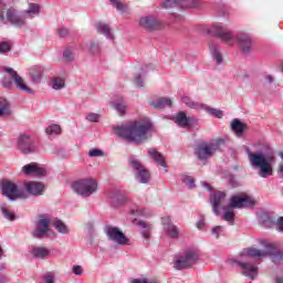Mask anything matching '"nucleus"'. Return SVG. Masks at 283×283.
<instances>
[{"label": "nucleus", "instance_id": "nucleus-32", "mask_svg": "<svg viewBox=\"0 0 283 283\" xmlns=\"http://www.w3.org/2000/svg\"><path fill=\"white\" fill-rule=\"evenodd\" d=\"M53 227H54V229H56V231H59V233H63V234L70 233V229H69L67 226H66L63 221H61V220H55V221L53 222Z\"/></svg>", "mask_w": 283, "mask_h": 283}, {"label": "nucleus", "instance_id": "nucleus-9", "mask_svg": "<svg viewBox=\"0 0 283 283\" xmlns=\"http://www.w3.org/2000/svg\"><path fill=\"white\" fill-rule=\"evenodd\" d=\"M105 233L108 240H111L112 242H115L116 244H120L122 247L129 244V239L125 237V233H123V231H120L119 228H116L113 226H106Z\"/></svg>", "mask_w": 283, "mask_h": 283}, {"label": "nucleus", "instance_id": "nucleus-60", "mask_svg": "<svg viewBox=\"0 0 283 283\" xmlns=\"http://www.w3.org/2000/svg\"><path fill=\"white\" fill-rule=\"evenodd\" d=\"M276 283H283V277L282 276L276 277Z\"/></svg>", "mask_w": 283, "mask_h": 283}, {"label": "nucleus", "instance_id": "nucleus-63", "mask_svg": "<svg viewBox=\"0 0 283 283\" xmlns=\"http://www.w3.org/2000/svg\"><path fill=\"white\" fill-rule=\"evenodd\" d=\"M92 49H94V48H96V45L95 44H92V46H91Z\"/></svg>", "mask_w": 283, "mask_h": 283}, {"label": "nucleus", "instance_id": "nucleus-14", "mask_svg": "<svg viewBox=\"0 0 283 283\" xmlns=\"http://www.w3.org/2000/svg\"><path fill=\"white\" fill-rule=\"evenodd\" d=\"M227 200V192L217 191L210 196V203L212 205V211L214 214L220 216V207L224 205Z\"/></svg>", "mask_w": 283, "mask_h": 283}, {"label": "nucleus", "instance_id": "nucleus-19", "mask_svg": "<svg viewBox=\"0 0 283 283\" xmlns=\"http://www.w3.org/2000/svg\"><path fill=\"white\" fill-rule=\"evenodd\" d=\"M50 231V219L42 218L38 221V227L33 232L34 238H43Z\"/></svg>", "mask_w": 283, "mask_h": 283}, {"label": "nucleus", "instance_id": "nucleus-36", "mask_svg": "<svg viewBox=\"0 0 283 283\" xmlns=\"http://www.w3.org/2000/svg\"><path fill=\"white\" fill-rule=\"evenodd\" d=\"M223 220H226V222H231L233 220V218H235V213L233 212V210H231V208L223 207Z\"/></svg>", "mask_w": 283, "mask_h": 283}, {"label": "nucleus", "instance_id": "nucleus-52", "mask_svg": "<svg viewBox=\"0 0 283 283\" xmlns=\"http://www.w3.org/2000/svg\"><path fill=\"white\" fill-rule=\"evenodd\" d=\"M276 229H279L280 231L283 232V217H280V218L276 220Z\"/></svg>", "mask_w": 283, "mask_h": 283}, {"label": "nucleus", "instance_id": "nucleus-29", "mask_svg": "<svg viewBox=\"0 0 283 283\" xmlns=\"http://www.w3.org/2000/svg\"><path fill=\"white\" fill-rule=\"evenodd\" d=\"M210 52L217 62V65H220L222 63V53H220V50H218V46L216 44H210Z\"/></svg>", "mask_w": 283, "mask_h": 283}, {"label": "nucleus", "instance_id": "nucleus-8", "mask_svg": "<svg viewBox=\"0 0 283 283\" xmlns=\"http://www.w3.org/2000/svg\"><path fill=\"white\" fill-rule=\"evenodd\" d=\"M2 196L9 198V200H19V198H25V192L17 184L10 180H2L0 184Z\"/></svg>", "mask_w": 283, "mask_h": 283}, {"label": "nucleus", "instance_id": "nucleus-10", "mask_svg": "<svg viewBox=\"0 0 283 283\" xmlns=\"http://www.w3.org/2000/svg\"><path fill=\"white\" fill-rule=\"evenodd\" d=\"M254 205L255 200L248 195H233L230 198L229 209H244V207H253Z\"/></svg>", "mask_w": 283, "mask_h": 283}, {"label": "nucleus", "instance_id": "nucleus-22", "mask_svg": "<svg viewBox=\"0 0 283 283\" xmlns=\"http://www.w3.org/2000/svg\"><path fill=\"white\" fill-rule=\"evenodd\" d=\"M149 105L155 109H165V107H171V105H174V102H171V99L168 97H160L156 101H150Z\"/></svg>", "mask_w": 283, "mask_h": 283}, {"label": "nucleus", "instance_id": "nucleus-49", "mask_svg": "<svg viewBox=\"0 0 283 283\" xmlns=\"http://www.w3.org/2000/svg\"><path fill=\"white\" fill-rule=\"evenodd\" d=\"M63 56L66 59V61H74V53H72L70 50L64 51Z\"/></svg>", "mask_w": 283, "mask_h": 283}, {"label": "nucleus", "instance_id": "nucleus-55", "mask_svg": "<svg viewBox=\"0 0 283 283\" xmlns=\"http://www.w3.org/2000/svg\"><path fill=\"white\" fill-rule=\"evenodd\" d=\"M59 34L62 38H65L67 34H70V31L67 29H59Z\"/></svg>", "mask_w": 283, "mask_h": 283}, {"label": "nucleus", "instance_id": "nucleus-57", "mask_svg": "<svg viewBox=\"0 0 283 283\" xmlns=\"http://www.w3.org/2000/svg\"><path fill=\"white\" fill-rule=\"evenodd\" d=\"M135 83H136V85L138 86V87H143V78L140 77V76H138V77H136L135 78Z\"/></svg>", "mask_w": 283, "mask_h": 283}, {"label": "nucleus", "instance_id": "nucleus-13", "mask_svg": "<svg viewBox=\"0 0 283 283\" xmlns=\"http://www.w3.org/2000/svg\"><path fill=\"white\" fill-rule=\"evenodd\" d=\"M4 72L10 74L15 87H18L21 92H27V94H34V91L30 88L28 84H25V80H23V77H21L17 71L11 67H7L4 69Z\"/></svg>", "mask_w": 283, "mask_h": 283}, {"label": "nucleus", "instance_id": "nucleus-64", "mask_svg": "<svg viewBox=\"0 0 283 283\" xmlns=\"http://www.w3.org/2000/svg\"><path fill=\"white\" fill-rule=\"evenodd\" d=\"M1 253H3V250L0 248V255H1Z\"/></svg>", "mask_w": 283, "mask_h": 283}, {"label": "nucleus", "instance_id": "nucleus-61", "mask_svg": "<svg viewBox=\"0 0 283 283\" xmlns=\"http://www.w3.org/2000/svg\"><path fill=\"white\" fill-rule=\"evenodd\" d=\"M268 81H269V83H273V76L269 75Z\"/></svg>", "mask_w": 283, "mask_h": 283}, {"label": "nucleus", "instance_id": "nucleus-6", "mask_svg": "<svg viewBox=\"0 0 283 283\" xmlns=\"http://www.w3.org/2000/svg\"><path fill=\"white\" fill-rule=\"evenodd\" d=\"M39 4H30L28 11L17 14V10L14 8H10L7 10V21L12 25H23V23H25V19H28L30 14H39Z\"/></svg>", "mask_w": 283, "mask_h": 283}, {"label": "nucleus", "instance_id": "nucleus-42", "mask_svg": "<svg viewBox=\"0 0 283 283\" xmlns=\"http://www.w3.org/2000/svg\"><path fill=\"white\" fill-rule=\"evenodd\" d=\"M114 109H116V112H118V114H120V116H123L127 109V106L125 105V103H114L113 104Z\"/></svg>", "mask_w": 283, "mask_h": 283}, {"label": "nucleus", "instance_id": "nucleus-62", "mask_svg": "<svg viewBox=\"0 0 283 283\" xmlns=\"http://www.w3.org/2000/svg\"><path fill=\"white\" fill-rule=\"evenodd\" d=\"M205 187H207V189H211V186L209 184H206Z\"/></svg>", "mask_w": 283, "mask_h": 283}, {"label": "nucleus", "instance_id": "nucleus-37", "mask_svg": "<svg viewBox=\"0 0 283 283\" xmlns=\"http://www.w3.org/2000/svg\"><path fill=\"white\" fill-rule=\"evenodd\" d=\"M7 114H10V104L8 103V101L2 99L0 106V118L2 116H7Z\"/></svg>", "mask_w": 283, "mask_h": 283}, {"label": "nucleus", "instance_id": "nucleus-28", "mask_svg": "<svg viewBox=\"0 0 283 283\" xmlns=\"http://www.w3.org/2000/svg\"><path fill=\"white\" fill-rule=\"evenodd\" d=\"M31 253L34 258H48L50 255V250L43 247L33 248Z\"/></svg>", "mask_w": 283, "mask_h": 283}, {"label": "nucleus", "instance_id": "nucleus-51", "mask_svg": "<svg viewBox=\"0 0 283 283\" xmlns=\"http://www.w3.org/2000/svg\"><path fill=\"white\" fill-rule=\"evenodd\" d=\"M73 273L74 275H83V268L81 265H74Z\"/></svg>", "mask_w": 283, "mask_h": 283}, {"label": "nucleus", "instance_id": "nucleus-1", "mask_svg": "<svg viewBox=\"0 0 283 283\" xmlns=\"http://www.w3.org/2000/svg\"><path fill=\"white\" fill-rule=\"evenodd\" d=\"M151 129H154L151 122H133L127 125L115 127V134H117L119 138L129 140V143H143L149 138Z\"/></svg>", "mask_w": 283, "mask_h": 283}, {"label": "nucleus", "instance_id": "nucleus-12", "mask_svg": "<svg viewBox=\"0 0 283 283\" xmlns=\"http://www.w3.org/2000/svg\"><path fill=\"white\" fill-rule=\"evenodd\" d=\"M18 147L22 154H34L39 151V145L28 135H21L18 140Z\"/></svg>", "mask_w": 283, "mask_h": 283}, {"label": "nucleus", "instance_id": "nucleus-30", "mask_svg": "<svg viewBox=\"0 0 283 283\" xmlns=\"http://www.w3.org/2000/svg\"><path fill=\"white\" fill-rule=\"evenodd\" d=\"M200 0H179V8H198Z\"/></svg>", "mask_w": 283, "mask_h": 283}, {"label": "nucleus", "instance_id": "nucleus-7", "mask_svg": "<svg viewBox=\"0 0 283 283\" xmlns=\"http://www.w3.org/2000/svg\"><path fill=\"white\" fill-rule=\"evenodd\" d=\"M198 262V253L188 250L184 254L177 256L174 260V269L177 271H182L185 269H191L193 264H197Z\"/></svg>", "mask_w": 283, "mask_h": 283}, {"label": "nucleus", "instance_id": "nucleus-56", "mask_svg": "<svg viewBox=\"0 0 283 283\" xmlns=\"http://www.w3.org/2000/svg\"><path fill=\"white\" fill-rule=\"evenodd\" d=\"M6 17H8V11L7 12L1 11L0 12V23H3V21H6Z\"/></svg>", "mask_w": 283, "mask_h": 283}, {"label": "nucleus", "instance_id": "nucleus-39", "mask_svg": "<svg viewBox=\"0 0 283 283\" xmlns=\"http://www.w3.org/2000/svg\"><path fill=\"white\" fill-rule=\"evenodd\" d=\"M163 8L169 10V8H179V0H165L163 2Z\"/></svg>", "mask_w": 283, "mask_h": 283}, {"label": "nucleus", "instance_id": "nucleus-3", "mask_svg": "<svg viewBox=\"0 0 283 283\" xmlns=\"http://www.w3.org/2000/svg\"><path fill=\"white\" fill-rule=\"evenodd\" d=\"M241 255H249V258H266V255H270L273 264H282L283 262V251L277 250L273 243H268L264 250L249 248Z\"/></svg>", "mask_w": 283, "mask_h": 283}, {"label": "nucleus", "instance_id": "nucleus-11", "mask_svg": "<svg viewBox=\"0 0 283 283\" xmlns=\"http://www.w3.org/2000/svg\"><path fill=\"white\" fill-rule=\"evenodd\" d=\"M129 165L136 171V178L144 185H147L149 180H151V174H149V170L140 164L137 159H129Z\"/></svg>", "mask_w": 283, "mask_h": 283}, {"label": "nucleus", "instance_id": "nucleus-48", "mask_svg": "<svg viewBox=\"0 0 283 283\" xmlns=\"http://www.w3.org/2000/svg\"><path fill=\"white\" fill-rule=\"evenodd\" d=\"M2 86L6 87L7 90H12V81L8 77L2 78Z\"/></svg>", "mask_w": 283, "mask_h": 283}, {"label": "nucleus", "instance_id": "nucleus-59", "mask_svg": "<svg viewBox=\"0 0 283 283\" xmlns=\"http://www.w3.org/2000/svg\"><path fill=\"white\" fill-rule=\"evenodd\" d=\"M7 277L6 276H0V283H6L7 282Z\"/></svg>", "mask_w": 283, "mask_h": 283}, {"label": "nucleus", "instance_id": "nucleus-46", "mask_svg": "<svg viewBox=\"0 0 283 283\" xmlns=\"http://www.w3.org/2000/svg\"><path fill=\"white\" fill-rule=\"evenodd\" d=\"M88 156H91V158H98L99 156H103V150L93 148L88 151Z\"/></svg>", "mask_w": 283, "mask_h": 283}, {"label": "nucleus", "instance_id": "nucleus-54", "mask_svg": "<svg viewBox=\"0 0 283 283\" xmlns=\"http://www.w3.org/2000/svg\"><path fill=\"white\" fill-rule=\"evenodd\" d=\"M44 277L46 283H54V274L49 273Z\"/></svg>", "mask_w": 283, "mask_h": 283}, {"label": "nucleus", "instance_id": "nucleus-4", "mask_svg": "<svg viewBox=\"0 0 283 283\" xmlns=\"http://www.w3.org/2000/svg\"><path fill=\"white\" fill-rule=\"evenodd\" d=\"M224 143V139L217 138L214 142H201L196 148L195 154L198 160H209L216 155V151L220 149V145Z\"/></svg>", "mask_w": 283, "mask_h": 283}, {"label": "nucleus", "instance_id": "nucleus-25", "mask_svg": "<svg viewBox=\"0 0 283 283\" xmlns=\"http://www.w3.org/2000/svg\"><path fill=\"white\" fill-rule=\"evenodd\" d=\"M133 222L134 224H137V227L144 229L143 238H145V240H149L151 238V233H149V231H151V224L140 220L138 221L136 219Z\"/></svg>", "mask_w": 283, "mask_h": 283}, {"label": "nucleus", "instance_id": "nucleus-33", "mask_svg": "<svg viewBox=\"0 0 283 283\" xmlns=\"http://www.w3.org/2000/svg\"><path fill=\"white\" fill-rule=\"evenodd\" d=\"M0 210L2 212V216L10 222L17 220V214H14L10 209L6 208V206H1Z\"/></svg>", "mask_w": 283, "mask_h": 283}, {"label": "nucleus", "instance_id": "nucleus-44", "mask_svg": "<svg viewBox=\"0 0 283 283\" xmlns=\"http://www.w3.org/2000/svg\"><path fill=\"white\" fill-rule=\"evenodd\" d=\"M112 6H114V8H116V10H118L119 12H125V6L123 4V2L118 1V0H109Z\"/></svg>", "mask_w": 283, "mask_h": 283}, {"label": "nucleus", "instance_id": "nucleus-31", "mask_svg": "<svg viewBox=\"0 0 283 283\" xmlns=\"http://www.w3.org/2000/svg\"><path fill=\"white\" fill-rule=\"evenodd\" d=\"M97 32L98 34H104L107 39L112 38V29L109 28V24H97Z\"/></svg>", "mask_w": 283, "mask_h": 283}, {"label": "nucleus", "instance_id": "nucleus-17", "mask_svg": "<svg viewBox=\"0 0 283 283\" xmlns=\"http://www.w3.org/2000/svg\"><path fill=\"white\" fill-rule=\"evenodd\" d=\"M139 25L140 28H144V30H148L150 32L154 30H160L161 28L160 21L151 17H144L139 19Z\"/></svg>", "mask_w": 283, "mask_h": 283}, {"label": "nucleus", "instance_id": "nucleus-58", "mask_svg": "<svg viewBox=\"0 0 283 283\" xmlns=\"http://www.w3.org/2000/svg\"><path fill=\"white\" fill-rule=\"evenodd\" d=\"M203 227H205V220L198 221L197 228H198V229H203Z\"/></svg>", "mask_w": 283, "mask_h": 283}, {"label": "nucleus", "instance_id": "nucleus-16", "mask_svg": "<svg viewBox=\"0 0 283 283\" xmlns=\"http://www.w3.org/2000/svg\"><path fill=\"white\" fill-rule=\"evenodd\" d=\"M235 264L242 269V275L250 277V280H255L258 276V268L253 263L235 261Z\"/></svg>", "mask_w": 283, "mask_h": 283}, {"label": "nucleus", "instance_id": "nucleus-53", "mask_svg": "<svg viewBox=\"0 0 283 283\" xmlns=\"http://www.w3.org/2000/svg\"><path fill=\"white\" fill-rule=\"evenodd\" d=\"M221 229H222V226H217V227L212 228V233L214 235H217V238H220L219 233H220Z\"/></svg>", "mask_w": 283, "mask_h": 283}, {"label": "nucleus", "instance_id": "nucleus-41", "mask_svg": "<svg viewBox=\"0 0 283 283\" xmlns=\"http://www.w3.org/2000/svg\"><path fill=\"white\" fill-rule=\"evenodd\" d=\"M48 136H52V134H61V126L53 124L45 129Z\"/></svg>", "mask_w": 283, "mask_h": 283}, {"label": "nucleus", "instance_id": "nucleus-15", "mask_svg": "<svg viewBox=\"0 0 283 283\" xmlns=\"http://www.w3.org/2000/svg\"><path fill=\"white\" fill-rule=\"evenodd\" d=\"M210 32L214 34V36L223 40L227 45H231V43H233V34L229 31H226L224 28H222L220 24L212 25Z\"/></svg>", "mask_w": 283, "mask_h": 283}, {"label": "nucleus", "instance_id": "nucleus-26", "mask_svg": "<svg viewBox=\"0 0 283 283\" xmlns=\"http://www.w3.org/2000/svg\"><path fill=\"white\" fill-rule=\"evenodd\" d=\"M175 123H177L179 127H189V117H187L185 112H179L176 116Z\"/></svg>", "mask_w": 283, "mask_h": 283}, {"label": "nucleus", "instance_id": "nucleus-50", "mask_svg": "<svg viewBox=\"0 0 283 283\" xmlns=\"http://www.w3.org/2000/svg\"><path fill=\"white\" fill-rule=\"evenodd\" d=\"M161 224H164L165 229H167V227L171 226V217H164L161 218Z\"/></svg>", "mask_w": 283, "mask_h": 283}, {"label": "nucleus", "instance_id": "nucleus-45", "mask_svg": "<svg viewBox=\"0 0 283 283\" xmlns=\"http://www.w3.org/2000/svg\"><path fill=\"white\" fill-rule=\"evenodd\" d=\"M12 50V46L8 42H1L0 43V54H6L7 52H10Z\"/></svg>", "mask_w": 283, "mask_h": 283}, {"label": "nucleus", "instance_id": "nucleus-21", "mask_svg": "<svg viewBox=\"0 0 283 283\" xmlns=\"http://www.w3.org/2000/svg\"><path fill=\"white\" fill-rule=\"evenodd\" d=\"M239 45L244 54H249V52H251V48H253V40L248 34L240 35Z\"/></svg>", "mask_w": 283, "mask_h": 283}, {"label": "nucleus", "instance_id": "nucleus-34", "mask_svg": "<svg viewBox=\"0 0 283 283\" xmlns=\"http://www.w3.org/2000/svg\"><path fill=\"white\" fill-rule=\"evenodd\" d=\"M167 234L169 238H179L180 237V230L175 226L170 224L166 227Z\"/></svg>", "mask_w": 283, "mask_h": 283}, {"label": "nucleus", "instance_id": "nucleus-43", "mask_svg": "<svg viewBox=\"0 0 283 283\" xmlns=\"http://www.w3.org/2000/svg\"><path fill=\"white\" fill-rule=\"evenodd\" d=\"M184 182L186 186H188L189 189H193V187H196V179H193L191 176H186L184 178Z\"/></svg>", "mask_w": 283, "mask_h": 283}, {"label": "nucleus", "instance_id": "nucleus-18", "mask_svg": "<svg viewBox=\"0 0 283 283\" xmlns=\"http://www.w3.org/2000/svg\"><path fill=\"white\" fill-rule=\"evenodd\" d=\"M22 171L25 174V176H45V169L41 168L36 163H31L23 166Z\"/></svg>", "mask_w": 283, "mask_h": 283}, {"label": "nucleus", "instance_id": "nucleus-35", "mask_svg": "<svg viewBox=\"0 0 283 283\" xmlns=\"http://www.w3.org/2000/svg\"><path fill=\"white\" fill-rule=\"evenodd\" d=\"M181 101L182 103H185V105H187L191 109H199V107H201L199 103L191 101L189 96H184Z\"/></svg>", "mask_w": 283, "mask_h": 283}, {"label": "nucleus", "instance_id": "nucleus-23", "mask_svg": "<svg viewBox=\"0 0 283 283\" xmlns=\"http://www.w3.org/2000/svg\"><path fill=\"white\" fill-rule=\"evenodd\" d=\"M148 155L150 156L151 160H155V163H157V165H160V167H167L165 156H163V154L156 150V148H150L148 150Z\"/></svg>", "mask_w": 283, "mask_h": 283}, {"label": "nucleus", "instance_id": "nucleus-20", "mask_svg": "<svg viewBox=\"0 0 283 283\" xmlns=\"http://www.w3.org/2000/svg\"><path fill=\"white\" fill-rule=\"evenodd\" d=\"M25 189L28 193H31V196H43V191H45V186L41 182L30 181L25 184Z\"/></svg>", "mask_w": 283, "mask_h": 283}, {"label": "nucleus", "instance_id": "nucleus-47", "mask_svg": "<svg viewBox=\"0 0 283 283\" xmlns=\"http://www.w3.org/2000/svg\"><path fill=\"white\" fill-rule=\"evenodd\" d=\"M98 118H101V116L96 113H90L87 116H86V119L90 120V123H98Z\"/></svg>", "mask_w": 283, "mask_h": 283}, {"label": "nucleus", "instance_id": "nucleus-24", "mask_svg": "<svg viewBox=\"0 0 283 283\" xmlns=\"http://www.w3.org/2000/svg\"><path fill=\"white\" fill-rule=\"evenodd\" d=\"M231 129L237 136H242L247 132V124L240 122V119H233L231 123Z\"/></svg>", "mask_w": 283, "mask_h": 283}, {"label": "nucleus", "instance_id": "nucleus-27", "mask_svg": "<svg viewBox=\"0 0 283 283\" xmlns=\"http://www.w3.org/2000/svg\"><path fill=\"white\" fill-rule=\"evenodd\" d=\"M43 74V69L41 66H32L30 69V76L34 83L41 81V75Z\"/></svg>", "mask_w": 283, "mask_h": 283}, {"label": "nucleus", "instance_id": "nucleus-2", "mask_svg": "<svg viewBox=\"0 0 283 283\" xmlns=\"http://www.w3.org/2000/svg\"><path fill=\"white\" fill-rule=\"evenodd\" d=\"M247 154L251 167L259 169V176H261V178H269V176H273V166L269 158H266V155L262 153H251L249 148Z\"/></svg>", "mask_w": 283, "mask_h": 283}, {"label": "nucleus", "instance_id": "nucleus-38", "mask_svg": "<svg viewBox=\"0 0 283 283\" xmlns=\"http://www.w3.org/2000/svg\"><path fill=\"white\" fill-rule=\"evenodd\" d=\"M52 87L53 90H63V87H65V80L61 77H54Z\"/></svg>", "mask_w": 283, "mask_h": 283}, {"label": "nucleus", "instance_id": "nucleus-40", "mask_svg": "<svg viewBox=\"0 0 283 283\" xmlns=\"http://www.w3.org/2000/svg\"><path fill=\"white\" fill-rule=\"evenodd\" d=\"M206 112H208V114H210L211 116H214L216 118H222V116H224V113H222V111L218 108L207 107Z\"/></svg>", "mask_w": 283, "mask_h": 283}, {"label": "nucleus", "instance_id": "nucleus-5", "mask_svg": "<svg viewBox=\"0 0 283 283\" xmlns=\"http://www.w3.org/2000/svg\"><path fill=\"white\" fill-rule=\"evenodd\" d=\"M72 187L75 193H78V196H83L84 198H90V196L98 191V182L96 179L92 178L80 179L75 181Z\"/></svg>", "mask_w": 283, "mask_h": 283}]
</instances>
